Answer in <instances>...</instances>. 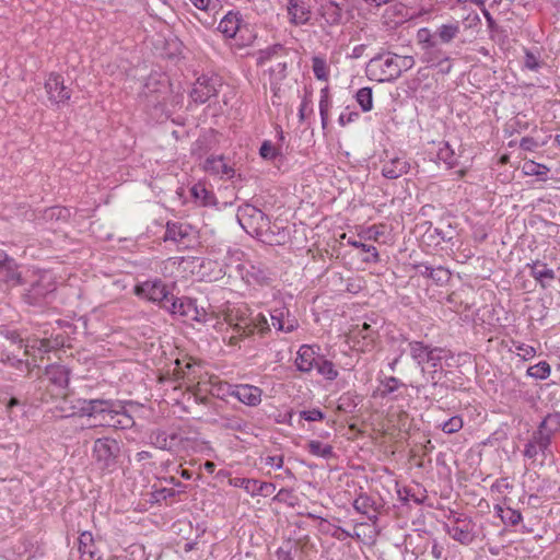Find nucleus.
Segmentation results:
<instances>
[{"label": "nucleus", "instance_id": "nucleus-1", "mask_svg": "<svg viewBox=\"0 0 560 560\" xmlns=\"http://www.w3.org/2000/svg\"><path fill=\"white\" fill-rule=\"evenodd\" d=\"M72 415L92 419L93 427L126 430L135 424L122 401L114 399H77L72 405Z\"/></svg>", "mask_w": 560, "mask_h": 560}, {"label": "nucleus", "instance_id": "nucleus-2", "mask_svg": "<svg viewBox=\"0 0 560 560\" xmlns=\"http://www.w3.org/2000/svg\"><path fill=\"white\" fill-rule=\"evenodd\" d=\"M69 375L65 365H48L35 385L34 401L45 402L48 398L63 396L69 385Z\"/></svg>", "mask_w": 560, "mask_h": 560}, {"label": "nucleus", "instance_id": "nucleus-3", "mask_svg": "<svg viewBox=\"0 0 560 560\" xmlns=\"http://www.w3.org/2000/svg\"><path fill=\"white\" fill-rule=\"evenodd\" d=\"M150 442L156 448L168 451L173 454L188 453L195 450L196 440L189 438L184 431H152L150 434Z\"/></svg>", "mask_w": 560, "mask_h": 560}, {"label": "nucleus", "instance_id": "nucleus-4", "mask_svg": "<svg viewBox=\"0 0 560 560\" xmlns=\"http://www.w3.org/2000/svg\"><path fill=\"white\" fill-rule=\"evenodd\" d=\"M93 459L103 471H114L121 457V443L112 438H98L93 443Z\"/></svg>", "mask_w": 560, "mask_h": 560}, {"label": "nucleus", "instance_id": "nucleus-5", "mask_svg": "<svg viewBox=\"0 0 560 560\" xmlns=\"http://www.w3.org/2000/svg\"><path fill=\"white\" fill-rule=\"evenodd\" d=\"M397 63L393 52H382L373 57L366 65V75L376 82H393L398 79Z\"/></svg>", "mask_w": 560, "mask_h": 560}, {"label": "nucleus", "instance_id": "nucleus-6", "mask_svg": "<svg viewBox=\"0 0 560 560\" xmlns=\"http://www.w3.org/2000/svg\"><path fill=\"white\" fill-rule=\"evenodd\" d=\"M133 293L141 299L156 303L161 308L168 303L171 294L167 285L161 279L147 280L135 285Z\"/></svg>", "mask_w": 560, "mask_h": 560}, {"label": "nucleus", "instance_id": "nucleus-7", "mask_svg": "<svg viewBox=\"0 0 560 560\" xmlns=\"http://www.w3.org/2000/svg\"><path fill=\"white\" fill-rule=\"evenodd\" d=\"M163 310L167 311L174 316L189 320H199L200 316L195 300L187 296L177 298L172 293L168 296V303L164 304Z\"/></svg>", "mask_w": 560, "mask_h": 560}, {"label": "nucleus", "instance_id": "nucleus-8", "mask_svg": "<svg viewBox=\"0 0 560 560\" xmlns=\"http://www.w3.org/2000/svg\"><path fill=\"white\" fill-rule=\"evenodd\" d=\"M45 90L48 100L60 105L67 103L71 97V90L65 84L63 77L59 73L51 72L45 81Z\"/></svg>", "mask_w": 560, "mask_h": 560}, {"label": "nucleus", "instance_id": "nucleus-9", "mask_svg": "<svg viewBox=\"0 0 560 560\" xmlns=\"http://www.w3.org/2000/svg\"><path fill=\"white\" fill-rule=\"evenodd\" d=\"M220 79L218 77L200 75L190 92V97L194 102L203 104L211 97L217 96Z\"/></svg>", "mask_w": 560, "mask_h": 560}, {"label": "nucleus", "instance_id": "nucleus-10", "mask_svg": "<svg viewBox=\"0 0 560 560\" xmlns=\"http://www.w3.org/2000/svg\"><path fill=\"white\" fill-rule=\"evenodd\" d=\"M475 523L470 518L456 517L446 525V533L462 545H469L474 541L476 535L474 532Z\"/></svg>", "mask_w": 560, "mask_h": 560}, {"label": "nucleus", "instance_id": "nucleus-11", "mask_svg": "<svg viewBox=\"0 0 560 560\" xmlns=\"http://www.w3.org/2000/svg\"><path fill=\"white\" fill-rule=\"evenodd\" d=\"M226 394L249 407H256L261 402L262 390L249 384H228Z\"/></svg>", "mask_w": 560, "mask_h": 560}, {"label": "nucleus", "instance_id": "nucleus-12", "mask_svg": "<svg viewBox=\"0 0 560 560\" xmlns=\"http://www.w3.org/2000/svg\"><path fill=\"white\" fill-rule=\"evenodd\" d=\"M237 220L243 228H245V222H247L249 225L255 224L256 229L268 228L270 224L269 217L265 214L260 209L249 203H244L238 207Z\"/></svg>", "mask_w": 560, "mask_h": 560}, {"label": "nucleus", "instance_id": "nucleus-13", "mask_svg": "<svg viewBox=\"0 0 560 560\" xmlns=\"http://www.w3.org/2000/svg\"><path fill=\"white\" fill-rule=\"evenodd\" d=\"M550 445L549 438L542 435L541 431H534L532 438L524 446L523 455L528 459L535 460L540 454L545 459L548 454H551Z\"/></svg>", "mask_w": 560, "mask_h": 560}, {"label": "nucleus", "instance_id": "nucleus-14", "mask_svg": "<svg viewBox=\"0 0 560 560\" xmlns=\"http://www.w3.org/2000/svg\"><path fill=\"white\" fill-rule=\"evenodd\" d=\"M55 289V283L46 276H43L27 290L24 300L30 305H39Z\"/></svg>", "mask_w": 560, "mask_h": 560}, {"label": "nucleus", "instance_id": "nucleus-15", "mask_svg": "<svg viewBox=\"0 0 560 560\" xmlns=\"http://www.w3.org/2000/svg\"><path fill=\"white\" fill-rule=\"evenodd\" d=\"M385 154H387L385 152ZM383 161L382 175L388 179H397L407 174L410 170V163L405 156H388Z\"/></svg>", "mask_w": 560, "mask_h": 560}, {"label": "nucleus", "instance_id": "nucleus-16", "mask_svg": "<svg viewBox=\"0 0 560 560\" xmlns=\"http://www.w3.org/2000/svg\"><path fill=\"white\" fill-rule=\"evenodd\" d=\"M319 357L315 346L302 345L298 350L294 364L300 372L310 373L315 369Z\"/></svg>", "mask_w": 560, "mask_h": 560}, {"label": "nucleus", "instance_id": "nucleus-17", "mask_svg": "<svg viewBox=\"0 0 560 560\" xmlns=\"http://www.w3.org/2000/svg\"><path fill=\"white\" fill-rule=\"evenodd\" d=\"M350 336L351 339L357 343L362 341L360 349L362 351H366L373 348L377 338V330H375L370 324L363 323L354 325L350 330Z\"/></svg>", "mask_w": 560, "mask_h": 560}, {"label": "nucleus", "instance_id": "nucleus-18", "mask_svg": "<svg viewBox=\"0 0 560 560\" xmlns=\"http://www.w3.org/2000/svg\"><path fill=\"white\" fill-rule=\"evenodd\" d=\"M287 12L291 24L305 25L311 19L310 5L304 0H288Z\"/></svg>", "mask_w": 560, "mask_h": 560}, {"label": "nucleus", "instance_id": "nucleus-19", "mask_svg": "<svg viewBox=\"0 0 560 560\" xmlns=\"http://www.w3.org/2000/svg\"><path fill=\"white\" fill-rule=\"evenodd\" d=\"M200 364L192 359L176 360L175 373L177 378H182L186 384L191 385L199 378Z\"/></svg>", "mask_w": 560, "mask_h": 560}, {"label": "nucleus", "instance_id": "nucleus-20", "mask_svg": "<svg viewBox=\"0 0 560 560\" xmlns=\"http://www.w3.org/2000/svg\"><path fill=\"white\" fill-rule=\"evenodd\" d=\"M415 268L421 277L431 279L438 285H443L451 280L450 270L442 266L433 268L425 262H420Z\"/></svg>", "mask_w": 560, "mask_h": 560}, {"label": "nucleus", "instance_id": "nucleus-21", "mask_svg": "<svg viewBox=\"0 0 560 560\" xmlns=\"http://www.w3.org/2000/svg\"><path fill=\"white\" fill-rule=\"evenodd\" d=\"M78 540L80 560H103L102 553L100 552L91 533L83 532Z\"/></svg>", "mask_w": 560, "mask_h": 560}, {"label": "nucleus", "instance_id": "nucleus-22", "mask_svg": "<svg viewBox=\"0 0 560 560\" xmlns=\"http://www.w3.org/2000/svg\"><path fill=\"white\" fill-rule=\"evenodd\" d=\"M530 270V276L539 283L542 289H547L550 282L555 280L556 273L551 268H548L545 262L535 260L526 266Z\"/></svg>", "mask_w": 560, "mask_h": 560}, {"label": "nucleus", "instance_id": "nucleus-23", "mask_svg": "<svg viewBox=\"0 0 560 560\" xmlns=\"http://www.w3.org/2000/svg\"><path fill=\"white\" fill-rule=\"evenodd\" d=\"M0 282L4 283L7 288H15L23 283L18 262L12 258L0 271Z\"/></svg>", "mask_w": 560, "mask_h": 560}, {"label": "nucleus", "instance_id": "nucleus-24", "mask_svg": "<svg viewBox=\"0 0 560 560\" xmlns=\"http://www.w3.org/2000/svg\"><path fill=\"white\" fill-rule=\"evenodd\" d=\"M318 11L320 16L328 25H338L341 23L342 9L337 2L332 0H326L320 4Z\"/></svg>", "mask_w": 560, "mask_h": 560}, {"label": "nucleus", "instance_id": "nucleus-25", "mask_svg": "<svg viewBox=\"0 0 560 560\" xmlns=\"http://www.w3.org/2000/svg\"><path fill=\"white\" fill-rule=\"evenodd\" d=\"M357 512L366 515L369 521L375 523L377 521L375 501L368 494L361 493L353 502Z\"/></svg>", "mask_w": 560, "mask_h": 560}, {"label": "nucleus", "instance_id": "nucleus-26", "mask_svg": "<svg viewBox=\"0 0 560 560\" xmlns=\"http://www.w3.org/2000/svg\"><path fill=\"white\" fill-rule=\"evenodd\" d=\"M241 18L237 13L229 12L220 21L218 30L228 38H233L240 30Z\"/></svg>", "mask_w": 560, "mask_h": 560}, {"label": "nucleus", "instance_id": "nucleus-27", "mask_svg": "<svg viewBox=\"0 0 560 560\" xmlns=\"http://www.w3.org/2000/svg\"><path fill=\"white\" fill-rule=\"evenodd\" d=\"M190 230H191V228L188 224H183V223H178V222H168L166 225L164 240L173 241V242H182L184 238L189 236Z\"/></svg>", "mask_w": 560, "mask_h": 560}, {"label": "nucleus", "instance_id": "nucleus-28", "mask_svg": "<svg viewBox=\"0 0 560 560\" xmlns=\"http://www.w3.org/2000/svg\"><path fill=\"white\" fill-rule=\"evenodd\" d=\"M206 170L214 174L231 178L234 176V170L230 166L223 156L209 158L206 161Z\"/></svg>", "mask_w": 560, "mask_h": 560}, {"label": "nucleus", "instance_id": "nucleus-29", "mask_svg": "<svg viewBox=\"0 0 560 560\" xmlns=\"http://www.w3.org/2000/svg\"><path fill=\"white\" fill-rule=\"evenodd\" d=\"M536 431H541V434L549 438L551 441V436L560 431V413H549L544 420L539 423Z\"/></svg>", "mask_w": 560, "mask_h": 560}, {"label": "nucleus", "instance_id": "nucleus-30", "mask_svg": "<svg viewBox=\"0 0 560 560\" xmlns=\"http://www.w3.org/2000/svg\"><path fill=\"white\" fill-rule=\"evenodd\" d=\"M430 349L431 346L424 345L422 341L409 342L410 355L418 365H423L427 362V355L429 354Z\"/></svg>", "mask_w": 560, "mask_h": 560}, {"label": "nucleus", "instance_id": "nucleus-31", "mask_svg": "<svg viewBox=\"0 0 560 560\" xmlns=\"http://www.w3.org/2000/svg\"><path fill=\"white\" fill-rule=\"evenodd\" d=\"M400 388H406V385L399 378L395 376H387L381 382V397H388Z\"/></svg>", "mask_w": 560, "mask_h": 560}, {"label": "nucleus", "instance_id": "nucleus-32", "mask_svg": "<svg viewBox=\"0 0 560 560\" xmlns=\"http://www.w3.org/2000/svg\"><path fill=\"white\" fill-rule=\"evenodd\" d=\"M306 448L312 455L322 458H330L334 456V448L331 445L324 444L316 440L308 441Z\"/></svg>", "mask_w": 560, "mask_h": 560}, {"label": "nucleus", "instance_id": "nucleus-33", "mask_svg": "<svg viewBox=\"0 0 560 560\" xmlns=\"http://www.w3.org/2000/svg\"><path fill=\"white\" fill-rule=\"evenodd\" d=\"M190 194L201 206H210L214 202V196L200 183L191 187Z\"/></svg>", "mask_w": 560, "mask_h": 560}, {"label": "nucleus", "instance_id": "nucleus-34", "mask_svg": "<svg viewBox=\"0 0 560 560\" xmlns=\"http://www.w3.org/2000/svg\"><path fill=\"white\" fill-rule=\"evenodd\" d=\"M315 369L317 370L318 374L323 375L328 381H334L338 377V371L336 370L334 363L329 360H326L323 355L319 357Z\"/></svg>", "mask_w": 560, "mask_h": 560}, {"label": "nucleus", "instance_id": "nucleus-35", "mask_svg": "<svg viewBox=\"0 0 560 560\" xmlns=\"http://www.w3.org/2000/svg\"><path fill=\"white\" fill-rule=\"evenodd\" d=\"M355 101L363 112H370L373 108V92L369 86L361 88L355 93Z\"/></svg>", "mask_w": 560, "mask_h": 560}, {"label": "nucleus", "instance_id": "nucleus-36", "mask_svg": "<svg viewBox=\"0 0 560 560\" xmlns=\"http://www.w3.org/2000/svg\"><path fill=\"white\" fill-rule=\"evenodd\" d=\"M351 246L360 248L362 252L368 253L369 255L363 258L364 262H378L380 261V255L375 246L368 245L359 241H351L348 242Z\"/></svg>", "mask_w": 560, "mask_h": 560}, {"label": "nucleus", "instance_id": "nucleus-37", "mask_svg": "<svg viewBox=\"0 0 560 560\" xmlns=\"http://www.w3.org/2000/svg\"><path fill=\"white\" fill-rule=\"evenodd\" d=\"M233 335L229 338V345L230 346H236L238 342L246 337H249L253 335V330H250L249 326L242 325L241 323H236L233 328Z\"/></svg>", "mask_w": 560, "mask_h": 560}, {"label": "nucleus", "instance_id": "nucleus-38", "mask_svg": "<svg viewBox=\"0 0 560 560\" xmlns=\"http://www.w3.org/2000/svg\"><path fill=\"white\" fill-rule=\"evenodd\" d=\"M312 69L314 75L317 80L327 81L328 80V67L326 60L322 57L314 56L312 58Z\"/></svg>", "mask_w": 560, "mask_h": 560}, {"label": "nucleus", "instance_id": "nucleus-39", "mask_svg": "<svg viewBox=\"0 0 560 560\" xmlns=\"http://www.w3.org/2000/svg\"><path fill=\"white\" fill-rule=\"evenodd\" d=\"M257 481L256 479L234 477L230 478L229 483L235 488H242L252 497H255Z\"/></svg>", "mask_w": 560, "mask_h": 560}, {"label": "nucleus", "instance_id": "nucleus-40", "mask_svg": "<svg viewBox=\"0 0 560 560\" xmlns=\"http://www.w3.org/2000/svg\"><path fill=\"white\" fill-rule=\"evenodd\" d=\"M226 320L232 328L236 323H241L242 325L249 326L250 330L254 331L253 323L250 322V318L247 316L246 310L237 308L235 311H232L228 315Z\"/></svg>", "mask_w": 560, "mask_h": 560}, {"label": "nucleus", "instance_id": "nucleus-41", "mask_svg": "<svg viewBox=\"0 0 560 560\" xmlns=\"http://www.w3.org/2000/svg\"><path fill=\"white\" fill-rule=\"evenodd\" d=\"M458 33L459 26L457 24H443L436 31V35L443 43L452 42Z\"/></svg>", "mask_w": 560, "mask_h": 560}, {"label": "nucleus", "instance_id": "nucleus-42", "mask_svg": "<svg viewBox=\"0 0 560 560\" xmlns=\"http://www.w3.org/2000/svg\"><path fill=\"white\" fill-rule=\"evenodd\" d=\"M550 372V365L546 361L538 362L537 364L529 366L527 370V374L536 380H546L549 377Z\"/></svg>", "mask_w": 560, "mask_h": 560}, {"label": "nucleus", "instance_id": "nucleus-43", "mask_svg": "<svg viewBox=\"0 0 560 560\" xmlns=\"http://www.w3.org/2000/svg\"><path fill=\"white\" fill-rule=\"evenodd\" d=\"M441 56H442V54L440 51H434L431 54L428 61L429 62L436 61L435 63H432V66L438 67L440 73L447 74V73H450V71L452 69L450 57H443L442 59H440Z\"/></svg>", "mask_w": 560, "mask_h": 560}, {"label": "nucleus", "instance_id": "nucleus-44", "mask_svg": "<svg viewBox=\"0 0 560 560\" xmlns=\"http://www.w3.org/2000/svg\"><path fill=\"white\" fill-rule=\"evenodd\" d=\"M288 63L280 61L269 69L271 85L278 84L287 77Z\"/></svg>", "mask_w": 560, "mask_h": 560}, {"label": "nucleus", "instance_id": "nucleus-45", "mask_svg": "<svg viewBox=\"0 0 560 560\" xmlns=\"http://www.w3.org/2000/svg\"><path fill=\"white\" fill-rule=\"evenodd\" d=\"M500 516L503 523L515 526L522 521V514L520 511L506 508V509H500Z\"/></svg>", "mask_w": 560, "mask_h": 560}, {"label": "nucleus", "instance_id": "nucleus-46", "mask_svg": "<svg viewBox=\"0 0 560 560\" xmlns=\"http://www.w3.org/2000/svg\"><path fill=\"white\" fill-rule=\"evenodd\" d=\"M463 419L459 416H454L448 420L444 421L439 427L442 429L444 433L453 434L458 432L463 428Z\"/></svg>", "mask_w": 560, "mask_h": 560}, {"label": "nucleus", "instance_id": "nucleus-47", "mask_svg": "<svg viewBox=\"0 0 560 560\" xmlns=\"http://www.w3.org/2000/svg\"><path fill=\"white\" fill-rule=\"evenodd\" d=\"M395 63H397V75L398 78L401 75L404 71L411 69L416 61L412 56H399L394 54Z\"/></svg>", "mask_w": 560, "mask_h": 560}, {"label": "nucleus", "instance_id": "nucleus-48", "mask_svg": "<svg viewBox=\"0 0 560 560\" xmlns=\"http://www.w3.org/2000/svg\"><path fill=\"white\" fill-rule=\"evenodd\" d=\"M259 154L264 160H275L280 152L271 141L265 140L259 149Z\"/></svg>", "mask_w": 560, "mask_h": 560}, {"label": "nucleus", "instance_id": "nucleus-49", "mask_svg": "<svg viewBox=\"0 0 560 560\" xmlns=\"http://www.w3.org/2000/svg\"><path fill=\"white\" fill-rule=\"evenodd\" d=\"M250 322L253 323L254 331L258 330L261 335L270 330V326L268 323L267 317L259 313L255 317L250 318Z\"/></svg>", "mask_w": 560, "mask_h": 560}, {"label": "nucleus", "instance_id": "nucleus-50", "mask_svg": "<svg viewBox=\"0 0 560 560\" xmlns=\"http://www.w3.org/2000/svg\"><path fill=\"white\" fill-rule=\"evenodd\" d=\"M28 348L38 349L40 352H49L54 348V346H51L50 341L47 339H35L32 341V343L27 341V343L25 345L26 354H28L30 352Z\"/></svg>", "mask_w": 560, "mask_h": 560}, {"label": "nucleus", "instance_id": "nucleus-51", "mask_svg": "<svg viewBox=\"0 0 560 560\" xmlns=\"http://www.w3.org/2000/svg\"><path fill=\"white\" fill-rule=\"evenodd\" d=\"M288 310L285 307L275 308L270 313L271 325L279 330V324H284Z\"/></svg>", "mask_w": 560, "mask_h": 560}, {"label": "nucleus", "instance_id": "nucleus-52", "mask_svg": "<svg viewBox=\"0 0 560 560\" xmlns=\"http://www.w3.org/2000/svg\"><path fill=\"white\" fill-rule=\"evenodd\" d=\"M300 417L305 421L310 422L322 421L325 419L324 412L318 408H313L311 410H302L300 412Z\"/></svg>", "mask_w": 560, "mask_h": 560}, {"label": "nucleus", "instance_id": "nucleus-53", "mask_svg": "<svg viewBox=\"0 0 560 560\" xmlns=\"http://www.w3.org/2000/svg\"><path fill=\"white\" fill-rule=\"evenodd\" d=\"M444 352V349L439 347H431L429 354L427 355V362L431 363L433 368H436L440 365L443 357L442 353Z\"/></svg>", "mask_w": 560, "mask_h": 560}, {"label": "nucleus", "instance_id": "nucleus-54", "mask_svg": "<svg viewBox=\"0 0 560 560\" xmlns=\"http://www.w3.org/2000/svg\"><path fill=\"white\" fill-rule=\"evenodd\" d=\"M280 50H282L281 45H275L265 50H260L259 57L257 59L258 65H264L266 61L270 60Z\"/></svg>", "mask_w": 560, "mask_h": 560}, {"label": "nucleus", "instance_id": "nucleus-55", "mask_svg": "<svg viewBox=\"0 0 560 560\" xmlns=\"http://www.w3.org/2000/svg\"><path fill=\"white\" fill-rule=\"evenodd\" d=\"M438 155L450 166H453L455 164L454 151L451 149L448 143H445L444 147L439 150Z\"/></svg>", "mask_w": 560, "mask_h": 560}, {"label": "nucleus", "instance_id": "nucleus-56", "mask_svg": "<svg viewBox=\"0 0 560 560\" xmlns=\"http://www.w3.org/2000/svg\"><path fill=\"white\" fill-rule=\"evenodd\" d=\"M359 116L360 114L358 112L349 110L347 107L346 110L339 115L338 122L340 126L345 127L346 125L355 121Z\"/></svg>", "mask_w": 560, "mask_h": 560}, {"label": "nucleus", "instance_id": "nucleus-57", "mask_svg": "<svg viewBox=\"0 0 560 560\" xmlns=\"http://www.w3.org/2000/svg\"><path fill=\"white\" fill-rule=\"evenodd\" d=\"M525 173L528 175H545L548 168L544 165L537 164L535 162H528L524 165Z\"/></svg>", "mask_w": 560, "mask_h": 560}, {"label": "nucleus", "instance_id": "nucleus-58", "mask_svg": "<svg viewBox=\"0 0 560 560\" xmlns=\"http://www.w3.org/2000/svg\"><path fill=\"white\" fill-rule=\"evenodd\" d=\"M275 490H276V486L273 483L257 481L255 497L256 495L268 497V495L272 494Z\"/></svg>", "mask_w": 560, "mask_h": 560}, {"label": "nucleus", "instance_id": "nucleus-59", "mask_svg": "<svg viewBox=\"0 0 560 560\" xmlns=\"http://www.w3.org/2000/svg\"><path fill=\"white\" fill-rule=\"evenodd\" d=\"M524 65L527 69L537 71L540 68V62L538 58L530 51H526Z\"/></svg>", "mask_w": 560, "mask_h": 560}, {"label": "nucleus", "instance_id": "nucleus-60", "mask_svg": "<svg viewBox=\"0 0 560 560\" xmlns=\"http://www.w3.org/2000/svg\"><path fill=\"white\" fill-rule=\"evenodd\" d=\"M299 324L294 317H290V314L285 316L284 324H279V331L292 332L298 328Z\"/></svg>", "mask_w": 560, "mask_h": 560}, {"label": "nucleus", "instance_id": "nucleus-61", "mask_svg": "<svg viewBox=\"0 0 560 560\" xmlns=\"http://www.w3.org/2000/svg\"><path fill=\"white\" fill-rule=\"evenodd\" d=\"M246 423L240 418L226 419V422L224 423V428L241 432L244 431Z\"/></svg>", "mask_w": 560, "mask_h": 560}, {"label": "nucleus", "instance_id": "nucleus-62", "mask_svg": "<svg viewBox=\"0 0 560 560\" xmlns=\"http://www.w3.org/2000/svg\"><path fill=\"white\" fill-rule=\"evenodd\" d=\"M330 101L328 95V88L320 91L319 112H329Z\"/></svg>", "mask_w": 560, "mask_h": 560}, {"label": "nucleus", "instance_id": "nucleus-63", "mask_svg": "<svg viewBox=\"0 0 560 560\" xmlns=\"http://www.w3.org/2000/svg\"><path fill=\"white\" fill-rule=\"evenodd\" d=\"M516 350L522 351V355L526 360L534 358L536 354V350L534 347L524 343L517 345Z\"/></svg>", "mask_w": 560, "mask_h": 560}, {"label": "nucleus", "instance_id": "nucleus-64", "mask_svg": "<svg viewBox=\"0 0 560 560\" xmlns=\"http://www.w3.org/2000/svg\"><path fill=\"white\" fill-rule=\"evenodd\" d=\"M481 12L486 19L487 26L490 31H495L498 28V24L490 12L483 7L481 8Z\"/></svg>", "mask_w": 560, "mask_h": 560}]
</instances>
